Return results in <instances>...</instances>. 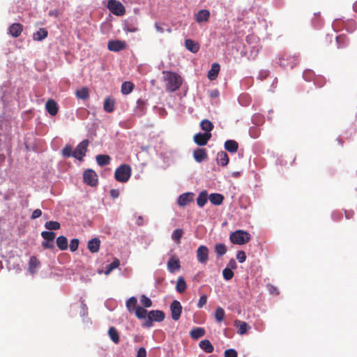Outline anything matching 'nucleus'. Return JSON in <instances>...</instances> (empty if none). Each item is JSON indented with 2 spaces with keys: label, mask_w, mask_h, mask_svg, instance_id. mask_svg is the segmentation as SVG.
Listing matches in <instances>:
<instances>
[{
  "label": "nucleus",
  "mask_w": 357,
  "mask_h": 357,
  "mask_svg": "<svg viewBox=\"0 0 357 357\" xmlns=\"http://www.w3.org/2000/svg\"><path fill=\"white\" fill-rule=\"evenodd\" d=\"M165 89L167 91L174 92L179 89L182 83V77L177 73L167 72L165 77Z\"/></svg>",
  "instance_id": "obj_1"
},
{
  "label": "nucleus",
  "mask_w": 357,
  "mask_h": 357,
  "mask_svg": "<svg viewBox=\"0 0 357 357\" xmlns=\"http://www.w3.org/2000/svg\"><path fill=\"white\" fill-rule=\"evenodd\" d=\"M131 176V168L128 165L123 164L116 168L114 177L119 182H127Z\"/></svg>",
  "instance_id": "obj_2"
},
{
  "label": "nucleus",
  "mask_w": 357,
  "mask_h": 357,
  "mask_svg": "<svg viewBox=\"0 0 357 357\" xmlns=\"http://www.w3.org/2000/svg\"><path fill=\"white\" fill-rule=\"evenodd\" d=\"M230 241L237 245H243L250 240V234L243 230H237L230 235Z\"/></svg>",
  "instance_id": "obj_3"
},
{
  "label": "nucleus",
  "mask_w": 357,
  "mask_h": 357,
  "mask_svg": "<svg viewBox=\"0 0 357 357\" xmlns=\"http://www.w3.org/2000/svg\"><path fill=\"white\" fill-rule=\"evenodd\" d=\"M298 61V56L284 53L279 59V64L284 68H293Z\"/></svg>",
  "instance_id": "obj_4"
},
{
  "label": "nucleus",
  "mask_w": 357,
  "mask_h": 357,
  "mask_svg": "<svg viewBox=\"0 0 357 357\" xmlns=\"http://www.w3.org/2000/svg\"><path fill=\"white\" fill-rule=\"evenodd\" d=\"M107 8L111 13L118 16L123 15L126 13L124 6L116 0H109Z\"/></svg>",
  "instance_id": "obj_5"
},
{
  "label": "nucleus",
  "mask_w": 357,
  "mask_h": 357,
  "mask_svg": "<svg viewBox=\"0 0 357 357\" xmlns=\"http://www.w3.org/2000/svg\"><path fill=\"white\" fill-rule=\"evenodd\" d=\"M83 180L85 183L92 187L96 186L98 183V175L91 169H88L84 172Z\"/></svg>",
  "instance_id": "obj_6"
},
{
  "label": "nucleus",
  "mask_w": 357,
  "mask_h": 357,
  "mask_svg": "<svg viewBox=\"0 0 357 357\" xmlns=\"http://www.w3.org/2000/svg\"><path fill=\"white\" fill-rule=\"evenodd\" d=\"M89 144V142L88 139H84L81 142L73 151V157L77 158L79 160H82L87 151Z\"/></svg>",
  "instance_id": "obj_7"
},
{
  "label": "nucleus",
  "mask_w": 357,
  "mask_h": 357,
  "mask_svg": "<svg viewBox=\"0 0 357 357\" xmlns=\"http://www.w3.org/2000/svg\"><path fill=\"white\" fill-rule=\"evenodd\" d=\"M127 47V44L125 41L119 40H112L107 43V48L112 52H119L125 50Z\"/></svg>",
  "instance_id": "obj_8"
},
{
  "label": "nucleus",
  "mask_w": 357,
  "mask_h": 357,
  "mask_svg": "<svg viewBox=\"0 0 357 357\" xmlns=\"http://www.w3.org/2000/svg\"><path fill=\"white\" fill-rule=\"evenodd\" d=\"M172 318L174 321L179 319L182 312V306L179 301L174 300L170 305Z\"/></svg>",
  "instance_id": "obj_9"
},
{
  "label": "nucleus",
  "mask_w": 357,
  "mask_h": 357,
  "mask_svg": "<svg viewBox=\"0 0 357 357\" xmlns=\"http://www.w3.org/2000/svg\"><path fill=\"white\" fill-rule=\"evenodd\" d=\"M195 194L193 192H185L181 194L178 199L177 203L180 206H185L194 200Z\"/></svg>",
  "instance_id": "obj_10"
},
{
  "label": "nucleus",
  "mask_w": 357,
  "mask_h": 357,
  "mask_svg": "<svg viewBox=\"0 0 357 357\" xmlns=\"http://www.w3.org/2000/svg\"><path fill=\"white\" fill-rule=\"evenodd\" d=\"M197 257L199 262L206 264L208 260V249L205 245H200L197 250Z\"/></svg>",
  "instance_id": "obj_11"
},
{
  "label": "nucleus",
  "mask_w": 357,
  "mask_h": 357,
  "mask_svg": "<svg viewBox=\"0 0 357 357\" xmlns=\"http://www.w3.org/2000/svg\"><path fill=\"white\" fill-rule=\"evenodd\" d=\"M211 134L209 132L197 133L194 135V142L199 146H204L211 139Z\"/></svg>",
  "instance_id": "obj_12"
},
{
  "label": "nucleus",
  "mask_w": 357,
  "mask_h": 357,
  "mask_svg": "<svg viewBox=\"0 0 357 357\" xmlns=\"http://www.w3.org/2000/svg\"><path fill=\"white\" fill-rule=\"evenodd\" d=\"M45 109L51 116H55L59 112L56 102L53 99H49L45 104Z\"/></svg>",
  "instance_id": "obj_13"
},
{
  "label": "nucleus",
  "mask_w": 357,
  "mask_h": 357,
  "mask_svg": "<svg viewBox=\"0 0 357 357\" xmlns=\"http://www.w3.org/2000/svg\"><path fill=\"white\" fill-rule=\"evenodd\" d=\"M193 157L197 162H202L207 159V151L205 149H197L193 152Z\"/></svg>",
  "instance_id": "obj_14"
},
{
  "label": "nucleus",
  "mask_w": 357,
  "mask_h": 357,
  "mask_svg": "<svg viewBox=\"0 0 357 357\" xmlns=\"http://www.w3.org/2000/svg\"><path fill=\"white\" fill-rule=\"evenodd\" d=\"M234 326L238 328L237 333L240 335L245 334L251 328L246 322L238 319L234 321Z\"/></svg>",
  "instance_id": "obj_15"
},
{
  "label": "nucleus",
  "mask_w": 357,
  "mask_h": 357,
  "mask_svg": "<svg viewBox=\"0 0 357 357\" xmlns=\"http://www.w3.org/2000/svg\"><path fill=\"white\" fill-rule=\"evenodd\" d=\"M23 31V26L20 23H14L9 26L8 33L13 37H18Z\"/></svg>",
  "instance_id": "obj_16"
},
{
  "label": "nucleus",
  "mask_w": 357,
  "mask_h": 357,
  "mask_svg": "<svg viewBox=\"0 0 357 357\" xmlns=\"http://www.w3.org/2000/svg\"><path fill=\"white\" fill-rule=\"evenodd\" d=\"M100 246V240L98 238H93L88 242L87 248L92 253H96L99 251Z\"/></svg>",
  "instance_id": "obj_17"
},
{
  "label": "nucleus",
  "mask_w": 357,
  "mask_h": 357,
  "mask_svg": "<svg viewBox=\"0 0 357 357\" xmlns=\"http://www.w3.org/2000/svg\"><path fill=\"white\" fill-rule=\"evenodd\" d=\"M209 10L206 9H202L197 13L195 19L198 23H201L204 22H208L209 20Z\"/></svg>",
  "instance_id": "obj_18"
},
{
  "label": "nucleus",
  "mask_w": 357,
  "mask_h": 357,
  "mask_svg": "<svg viewBox=\"0 0 357 357\" xmlns=\"http://www.w3.org/2000/svg\"><path fill=\"white\" fill-rule=\"evenodd\" d=\"M148 314L153 321H162L165 317V313L161 310H151Z\"/></svg>",
  "instance_id": "obj_19"
},
{
  "label": "nucleus",
  "mask_w": 357,
  "mask_h": 357,
  "mask_svg": "<svg viewBox=\"0 0 357 357\" xmlns=\"http://www.w3.org/2000/svg\"><path fill=\"white\" fill-rule=\"evenodd\" d=\"M225 149L230 153H236L238 149V144L235 140H227L225 142Z\"/></svg>",
  "instance_id": "obj_20"
},
{
  "label": "nucleus",
  "mask_w": 357,
  "mask_h": 357,
  "mask_svg": "<svg viewBox=\"0 0 357 357\" xmlns=\"http://www.w3.org/2000/svg\"><path fill=\"white\" fill-rule=\"evenodd\" d=\"M47 36V30L45 28H40L38 31L33 34V39L36 41H41L46 38Z\"/></svg>",
  "instance_id": "obj_21"
},
{
  "label": "nucleus",
  "mask_w": 357,
  "mask_h": 357,
  "mask_svg": "<svg viewBox=\"0 0 357 357\" xmlns=\"http://www.w3.org/2000/svg\"><path fill=\"white\" fill-rule=\"evenodd\" d=\"M220 69V65L218 63H214L212 65L211 68L210 69V70L208 73V78L210 80L215 79L216 77H218Z\"/></svg>",
  "instance_id": "obj_22"
},
{
  "label": "nucleus",
  "mask_w": 357,
  "mask_h": 357,
  "mask_svg": "<svg viewBox=\"0 0 357 357\" xmlns=\"http://www.w3.org/2000/svg\"><path fill=\"white\" fill-rule=\"evenodd\" d=\"M108 335L111 340L114 344H119L120 342V337L118 331L114 326L109 327L108 330Z\"/></svg>",
  "instance_id": "obj_23"
},
{
  "label": "nucleus",
  "mask_w": 357,
  "mask_h": 357,
  "mask_svg": "<svg viewBox=\"0 0 357 357\" xmlns=\"http://www.w3.org/2000/svg\"><path fill=\"white\" fill-rule=\"evenodd\" d=\"M115 102L113 98L107 97L105 99L103 108L107 112L111 113L114 110Z\"/></svg>",
  "instance_id": "obj_24"
},
{
  "label": "nucleus",
  "mask_w": 357,
  "mask_h": 357,
  "mask_svg": "<svg viewBox=\"0 0 357 357\" xmlns=\"http://www.w3.org/2000/svg\"><path fill=\"white\" fill-rule=\"evenodd\" d=\"M185 46L188 50L192 53H197L199 50V45L191 39H186L185 40Z\"/></svg>",
  "instance_id": "obj_25"
},
{
  "label": "nucleus",
  "mask_w": 357,
  "mask_h": 357,
  "mask_svg": "<svg viewBox=\"0 0 357 357\" xmlns=\"http://www.w3.org/2000/svg\"><path fill=\"white\" fill-rule=\"evenodd\" d=\"M216 160L219 165L225 167L229 162V156L226 152L220 151L218 153Z\"/></svg>",
  "instance_id": "obj_26"
},
{
  "label": "nucleus",
  "mask_w": 357,
  "mask_h": 357,
  "mask_svg": "<svg viewBox=\"0 0 357 357\" xmlns=\"http://www.w3.org/2000/svg\"><path fill=\"white\" fill-rule=\"evenodd\" d=\"M208 199L214 205H220L224 200V196L219 193H212L208 196Z\"/></svg>",
  "instance_id": "obj_27"
},
{
  "label": "nucleus",
  "mask_w": 357,
  "mask_h": 357,
  "mask_svg": "<svg viewBox=\"0 0 357 357\" xmlns=\"http://www.w3.org/2000/svg\"><path fill=\"white\" fill-rule=\"evenodd\" d=\"M75 96L79 99L87 100L89 98V89L86 86L77 89Z\"/></svg>",
  "instance_id": "obj_28"
},
{
  "label": "nucleus",
  "mask_w": 357,
  "mask_h": 357,
  "mask_svg": "<svg viewBox=\"0 0 357 357\" xmlns=\"http://www.w3.org/2000/svg\"><path fill=\"white\" fill-rule=\"evenodd\" d=\"M205 330L203 328L197 327L192 328L190 332V335L192 339L197 340L199 337L204 336L205 335Z\"/></svg>",
  "instance_id": "obj_29"
},
{
  "label": "nucleus",
  "mask_w": 357,
  "mask_h": 357,
  "mask_svg": "<svg viewBox=\"0 0 357 357\" xmlns=\"http://www.w3.org/2000/svg\"><path fill=\"white\" fill-rule=\"evenodd\" d=\"M98 165L103 167L109 164L111 158L108 155H98L96 157Z\"/></svg>",
  "instance_id": "obj_30"
},
{
  "label": "nucleus",
  "mask_w": 357,
  "mask_h": 357,
  "mask_svg": "<svg viewBox=\"0 0 357 357\" xmlns=\"http://www.w3.org/2000/svg\"><path fill=\"white\" fill-rule=\"evenodd\" d=\"M199 347L206 353H212L213 351V346L208 340H204L200 341Z\"/></svg>",
  "instance_id": "obj_31"
},
{
  "label": "nucleus",
  "mask_w": 357,
  "mask_h": 357,
  "mask_svg": "<svg viewBox=\"0 0 357 357\" xmlns=\"http://www.w3.org/2000/svg\"><path fill=\"white\" fill-rule=\"evenodd\" d=\"M208 199V193L206 190H202L198 195L197 199V205L199 207H203Z\"/></svg>",
  "instance_id": "obj_32"
},
{
  "label": "nucleus",
  "mask_w": 357,
  "mask_h": 357,
  "mask_svg": "<svg viewBox=\"0 0 357 357\" xmlns=\"http://www.w3.org/2000/svg\"><path fill=\"white\" fill-rule=\"evenodd\" d=\"M40 264V261L35 256L30 258L29 263V271L31 273L33 274L36 272V269Z\"/></svg>",
  "instance_id": "obj_33"
},
{
  "label": "nucleus",
  "mask_w": 357,
  "mask_h": 357,
  "mask_svg": "<svg viewBox=\"0 0 357 357\" xmlns=\"http://www.w3.org/2000/svg\"><path fill=\"white\" fill-rule=\"evenodd\" d=\"M56 245L61 250L68 249V239L64 236H60L56 238Z\"/></svg>",
  "instance_id": "obj_34"
},
{
  "label": "nucleus",
  "mask_w": 357,
  "mask_h": 357,
  "mask_svg": "<svg viewBox=\"0 0 357 357\" xmlns=\"http://www.w3.org/2000/svg\"><path fill=\"white\" fill-rule=\"evenodd\" d=\"M168 269L171 273H174L175 271L178 270L180 268V262L178 259L171 258L167 263Z\"/></svg>",
  "instance_id": "obj_35"
},
{
  "label": "nucleus",
  "mask_w": 357,
  "mask_h": 357,
  "mask_svg": "<svg viewBox=\"0 0 357 357\" xmlns=\"http://www.w3.org/2000/svg\"><path fill=\"white\" fill-rule=\"evenodd\" d=\"M225 317V312L222 307H218L215 310L214 317L217 322L221 323Z\"/></svg>",
  "instance_id": "obj_36"
},
{
  "label": "nucleus",
  "mask_w": 357,
  "mask_h": 357,
  "mask_svg": "<svg viewBox=\"0 0 357 357\" xmlns=\"http://www.w3.org/2000/svg\"><path fill=\"white\" fill-rule=\"evenodd\" d=\"M187 285L183 277H179L177 280L176 289L178 293H183L186 289Z\"/></svg>",
  "instance_id": "obj_37"
},
{
  "label": "nucleus",
  "mask_w": 357,
  "mask_h": 357,
  "mask_svg": "<svg viewBox=\"0 0 357 357\" xmlns=\"http://www.w3.org/2000/svg\"><path fill=\"white\" fill-rule=\"evenodd\" d=\"M134 84L130 82H125L121 85V92L123 94L127 95L132 92Z\"/></svg>",
  "instance_id": "obj_38"
},
{
  "label": "nucleus",
  "mask_w": 357,
  "mask_h": 357,
  "mask_svg": "<svg viewBox=\"0 0 357 357\" xmlns=\"http://www.w3.org/2000/svg\"><path fill=\"white\" fill-rule=\"evenodd\" d=\"M200 126L203 130L206 131V132H209V133H211L210 132L213 128V123L209 120H207V119L202 120L201 121Z\"/></svg>",
  "instance_id": "obj_39"
},
{
  "label": "nucleus",
  "mask_w": 357,
  "mask_h": 357,
  "mask_svg": "<svg viewBox=\"0 0 357 357\" xmlns=\"http://www.w3.org/2000/svg\"><path fill=\"white\" fill-rule=\"evenodd\" d=\"M137 300L135 296L130 297L126 301V307L129 312L133 311L137 307Z\"/></svg>",
  "instance_id": "obj_40"
},
{
  "label": "nucleus",
  "mask_w": 357,
  "mask_h": 357,
  "mask_svg": "<svg viewBox=\"0 0 357 357\" xmlns=\"http://www.w3.org/2000/svg\"><path fill=\"white\" fill-rule=\"evenodd\" d=\"M227 250V247L223 243H218L215 245V251L218 257L224 255Z\"/></svg>",
  "instance_id": "obj_41"
},
{
  "label": "nucleus",
  "mask_w": 357,
  "mask_h": 357,
  "mask_svg": "<svg viewBox=\"0 0 357 357\" xmlns=\"http://www.w3.org/2000/svg\"><path fill=\"white\" fill-rule=\"evenodd\" d=\"M135 315L138 319H144L147 314V310L142 307L137 306L135 310Z\"/></svg>",
  "instance_id": "obj_42"
},
{
  "label": "nucleus",
  "mask_w": 357,
  "mask_h": 357,
  "mask_svg": "<svg viewBox=\"0 0 357 357\" xmlns=\"http://www.w3.org/2000/svg\"><path fill=\"white\" fill-rule=\"evenodd\" d=\"M120 265V261L118 259H114V260L110 263L107 266L105 271V274H109L112 271L118 268Z\"/></svg>",
  "instance_id": "obj_43"
},
{
  "label": "nucleus",
  "mask_w": 357,
  "mask_h": 357,
  "mask_svg": "<svg viewBox=\"0 0 357 357\" xmlns=\"http://www.w3.org/2000/svg\"><path fill=\"white\" fill-rule=\"evenodd\" d=\"M183 234V229H177L174 231L172 235V239L176 241L177 243H180V239L182 237Z\"/></svg>",
  "instance_id": "obj_44"
},
{
  "label": "nucleus",
  "mask_w": 357,
  "mask_h": 357,
  "mask_svg": "<svg viewBox=\"0 0 357 357\" xmlns=\"http://www.w3.org/2000/svg\"><path fill=\"white\" fill-rule=\"evenodd\" d=\"M41 236H43V238L45 240H47L48 241H53L56 236V234L54 232H53L52 231H45L41 233Z\"/></svg>",
  "instance_id": "obj_45"
},
{
  "label": "nucleus",
  "mask_w": 357,
  "mask_h": 357,
  "mask_svg": "<svg viewBox=\"0 0 357 357\" xmlns=\"http://www.w3.org/2000/svg\"><path fill=\"white\" fill-rule=\"evenodd\" d=\"M140 302L144 307H150L152 305L151 300L144 294L140 297Z\"/></svg>",
  "instance_id": "obj_46"
},
{
  "label": "nucleus",
  "mask_w": 357,
  "mask_h": 357,
  "mask_svg": "<svg viewBox=\"0 0 357 357\" xmlns=\"http://www.w3.org/2000/svg\"><path fill=\"white\" fill-rule=\"evenodd\" d=\"M222 275L226 280H229L234 277V272L229 268L227 267L223 269Z\"/></svg>",
  "instance_id": "obj_47"
},
{
  "label": "nucleus",
  "mask_w": 357,
  "mask_h": 357,
  "mask_svg": "<svg viewBox=\"0 0 357 357\" xmlns=\"http://www.w3.org/2000/svg\"><path fill=\"white\" fill-rule=\"evenodd\" d=\"M79 244V241L77 238H73L70 243V250L71 252L77 250Z\"/></svg>",
  "instance_id": "obj_48"
},
{
  "label": "nucleus",
  "mask_w": 357,
  "mask_h": 357,
  "mask_svg": "<svg viewBox=\"0 0 357 357\" xmlns=\"http://www.w3.org/2000/svg\"><path fill=\"white\" fill-rule=\"evenodd\" d=\"M73 153L72 147L69 145H66L62 150L63 155L65 157L73 156Z\"/></svg>",
  "instance_id": "obj_49"
},
{
  "label": "nucleus",
  "mask_w": 357,
  "mask_h": 357,
  "mask_svg": "<svg viewBox=\"0 0 357 357\" xmlns=\"http://www.w3.org/2000/svg\"><path fill=\"white\" fill-rule=\"evenodd\" d=\"M236 259L240 263H243L246 260L245 252L243 250L238 251L236 254Z\"/></svg>",
  "instance_id": "obj_50"
},
{
  "label": "nucleus",
  "mask_w": 357,
  "mask_h": 357,
  "mask_svg": "<svg viewBox=\"0 0 357 357\" xmlns=\"http://www.w3.org/2000/svg\"><path fill=\"white\" fill-rule=\"evenodd\" d=\"M225 357H238V353L234 349H229L225 351Z\"/></svg>",
  "instance_id": "obj_51"
},
{
  "label": "nucleus",
  "mask_w": 357,
  "mask_h": 357,
  "mask_svg": "<svg viewBox=\"0 0 357 357\" xmlns=\"http://www.w3.org/2000/svg\"><path fill=\"white\" fill-rule=\"evenodd\" d=\"M206 302H207L206 295H202L199 299V301L197 303V307L199 308H202L204 305H205L206 304Z\"/></svg>",
  "instance_id": "obj_52"
},
{
  "label": "nucleus",
  "mask_w": 357,
  "mask_h": 357,
  "mask_svg": "<svg viewBox=\"0 0 357 357\" xmlns=\"http://www.w3.org/2000/svg\"><path fill=\"white\" fill-rule=\"evenodd\" d=\"M42 215V211L40 209H36L33 211L31 218V220H34L36 218H38Z\"/></svg>",
  "instance_id": "obj_53"
},
{
  "label": "nucleus",
  "mask_w": 357,
  "mask_h": 357,
  "mask_svg": "<svg viewBox=\"0 0 357 357\" xmlns=\"http://www.w3.org/2000/svg\"><path fill=\"white\" fill-rule=\"evenodd\" d=\"M42 245L45 248L52 249L54 248V242L48 241L47 240H46V241L43 242Z\"/></svg>",
  "instance_id": "obj_54"
},
{
  "label": "nucleus",
  "mask_w": 357,
  "mask_h": 357,
  "mask_svg": "<svg viewBox=\"0 0 357 357\" xmlns=\"http://www.w3.org/2000/svg\"><path fill=\"white\" fill-rule=\"evenodd\" d=\"M137 357H146V351L145 348L140 347L137 351Z\"/></svg>",
  "instance_id": "obj_55"
},
{
  "label": "nucleus",
  "mask_w": 357,
  "mask_h": 357,
  "mask_svg": "<svg viewBox=\"0 0 357 357\" xmlns=\"http://www.w3.org/2000/svg\"><path fill=\"white\" fill-rule=\"evenodd\" d=\"M227 267L231 269H236L237 268V265L236 261L234 259H231L227 264Z\"/></svg>",
  "instance_id": "obj_56"
},
{
  "label": "nucleus",
  "mask_w": 357,
  "mask_h": 357,
  "mask_svg": "<svg viewBox=\"0 0 357 357\" xmlns=\"http://www.w3.org/2000/svg\"><path fill=\"white\" fill-rule=\"evenodd\" d=\"M153 321L152 320V319L148 314L147 319H146L144 326L148 328L151 327L153 326Z\"/></svg>",
  "instance_id": "obj_57"
},
{
  "label": "nucleus",
  "mask_w": 357,
  "mask_h": 357,
  "mask_svg": "<svg viewBox=\"0 0 357 357\" xmlns=\"http://www.w3.org/2000/svg\"><path fill=\"white\" fill-rule=\"evenodd\" d=\"M110 195L112 198L116 199L119 196V191L117 189H112L110 190Z\"/></svg>",
  "instance_id": "obj_58"
},
{
  "label": "nucleus",
  "mask_w": 357,
  "mask_h": 357,
  "mask_svg": "<svg viewBox=\"0 0 357 357\" xmlns=\"http://www.w3.org/2000/svg\"><path fill=\"white\" fill-rule=\"evenodd\" d=\"M60 225H45V227L50 230H56L60 229Z\"/></svg>",
  "instance_id": "obj_59"
},
{
  "label": "nucleus",
  "mask_w": 357,
  "mask_h": 357,
  "mask_svg": "<svg viewBox=\"0 0 357 357\" xmlns=\"http://www.w3.org/2000/svg\"><path fill=\"white\" fill-rule=\"evenodd\" d=\"M154 26L158 32H159L160 33H164V31H165L164 29L158 22H155Z\"/></svg>",
  "instance_id": "obj_60"
},
{
  "label": "nucleus",
  "mask_w": 357,
  "mask_h": 357,
  "mask_svg": "<svg viewBox=\"0 0 357 357\" xmlns=\"http://www.w3.org/2000/svg\"><path fill=\"white\" fill-rule=\"evenodd\" d=\"M49 15L50 16H55V17H57L58 15H59V13L56 10H50V13H49Z\"/></svg>",
  "instance_id": "obj_61"
},
{
  "label": "nucleus",
  "mask_w": 357,
  "mask_h": 357,
  "mask_svg": "<svg viewBox=\"0 0 357 357\" xmlns=\"http://www.w3.org/2000/svg\"><path fill=\"white\" fill-rule=\"evenodd\" d=\"M137 28H128L127 29V31H129V32H135L137 31Z\"/></svg>",
  "instance_id": "obj_62"
},
{
  "label": "nucleus",
  "mask_w": 357,
  "mask_h": 357,
  "mask_svg": "<svg viewBox=\"0 0 357 357\" xmlns=\"http://www.w3.org/2000/svg\"><path fill=\"white\" fill-rule=\"evenodd\" d=\"M137 220H142V221H143V220H144V218H143V216H142V215H139V216H138V218H137Z\"/></svg>",
  "instance_id": "obj_63"
},
{
  "label": "nucleus",
  "mask_w": 357,
  "mask_h": 357,
  "mask_svg": "<svg viewBox=\"0 0 357 357\" xmlns=\"http://www.w3.org/2000/svg\"><path fill=\"white\" fill-rule=\"evenodd\" d=\"M166 31L168 32V33H171L172 32V29L170 27H168Z\"/></svg>",
  "instance_id": "obj_64"
}]
</instances>
